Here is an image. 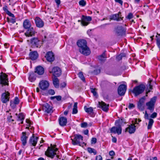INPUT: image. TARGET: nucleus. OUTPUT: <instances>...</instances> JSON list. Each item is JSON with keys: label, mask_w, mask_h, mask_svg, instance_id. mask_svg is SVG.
Returning <instances> with one entry per match:
<instances>
[{"label": "nucleus", "mask_w": 160, "mask_h": 160, "mask_svg": "<svg viewBox=\"0 0 160 160\" xmlns=\"http://www.w3.org/2000/svg\"><path fill=\"white\" fill-rule=\"evenodd\" d=\"M157 99V96H154L151 98L150 100L146 102V104L147 109L149 110L151 112H153L154 110L155 105Z\"/></svg>", "instance_id": "39448f33"}, {"label": "nucleus", "mask_w": 160, "mask_h": 160, "mask_svg": "<svg viewBox=\"0 0 160 160\" xmlns=\"http://www.w3.org/2000/svg\"><path fill=\"white\" fill-rule=\"evenodd\" d=\"M127 89V86L124 84H121L118 87V91L119 95L123 96L124 95Z\"/></svg>", "instance_id": "dca6fc26"}, {"label": "nucleus", "mask_w": 160, "mask_h": 160, "mask_svg": "<svg viewBox=\"0 0 160 160\" xmlns=\"http://www.w3.org/2000/svg\"><path fill=\"white\" fill-rule=\"evenodd\" d=\"M105 72L107 74L114 76H118L121 74L118 70L111 68H106L105 70Z\"/></svg>", "instance_id": "6e6552de"}, {"label": "nucleus", "mask_w": 160, "mask_h": 160, "mask_svg": "<svg viewBox=\"0 0 160 160\" xmlns=\"http://www.w3.org/2000/svg\"><path fill=\"white\" fill-rule=\"evenodd\" d=\"M110 131L111 133H117L118 135H119L122 133V128L120 125L118 127L114 126L111 128Z\"/></svg>", "instance_id": "412c9836"}, {"label": "nucleus", "mask_w": 160, "mask_h": 160, "mask_svg": "<svg viewBox=\"0 0 160 160\" xmlns=\"http://www.w3.org/2000/svg\"><path fill=\"white\" fill-rule=\"evenodd\" d=\"M79 5L82 7H84L86 5V2L84 0H81L79 2Z\"/></svg>", "instance_id": "a19ab883"}, {"label": "nucleus", "mask_w": 160, "mask_h": 160, "mask_svg": "<svg viewBox=\"0 0 160 160\" xmlns=\"http://www.w3.org/2000/svg\"><path fill=\"white\" fill-rule=\"evenodd\" d=\"M36 26L39 28H42L44 26V22L42 19L38 17H36L34 19Z\"/></svg>", "instance_id": "ddd939ff"}, {"label": "nucleus", "mask_w": 160, "mask_h": 160, "mask_svg": "<svg viewBox=\"0 0 160 160\" xmlns=\"http://www.w3.org/2000/svg\"><path fill=\"white\" fill-rule=\"evenodd\" d=\"M3 10L7 13L9 11L8 9V7L7 6H5L3 7Z\"/></svg>", "instance_id": "3c124183"}, {"label": "nucleus", "mask_w": 160, "mask_h": 160, "mask_svg": "<svg viewBox=\"0 0 160 160\" xmlns=\"http://www.w3.org/2000/svg\"><path fill=\"white\" fill-rule=\"evenodd\" d=\"M38 137H35L33 134L32 135L29 140V142L30 144L33 146H35L38 141Z\"/></svg>", "instance_id": "5701e85b"}, {"label": "nucleus", "mask_w": 160, "mask_h": 160, "mask_svg": "<svg viewBox=\"0 0 160 160\" xmlns=\"http://www.w3.org/2000/svg\"><path fill=\"white\" fill-rule=\"evenodd\" d=\"M61 86L62 88H65L66 86V83L65 82H63L61 83Z\"/></svg>", "instance_id": "680f3d73"}, {"label": "nucleus", "mask_w": 160, "mask_h": 160, "mask_svg": "<svg viewBox=\"0 0 160 160\" xmlns=\"http://www.w3.org/2000/svg\"><path fill=\"white\" fill-rule=\"evenodd\" d=\"M42 109L47 113H52L53 112L52 107L47 103L45 102L43 104Z\"/></svg>", "instance_id": "4468645a"}, {"label": "nucleus", "mask_w": 160, "mask_h": 160, "mask_svg": "<svg viewBox=\"0 0 160 160\" xmlns=\"http://www.w3.org/2000/svg\"><path fill=\"white\" fill-rule=\"evenodd\" d=\"M19 100L17 97H15L13 101L10 102V106L12 109L16 108V105L19 104Z\"/></svg>", "instance_id": "4be33fe9"}, {"label": "nucleus", "mask_w": 160, "mask_h": 160, "mask_svg": "<svg viewBox=\"0 0 160 160\" xmlns=\"http://www.w3.org/2000/svg\"><path fill=\"white\" fill-rule=\"evenodd\" d=\"M121 55L120 54L118 56H117L116 57V59L118 61L121 60L122 58V57Z\"/></svg>", "instance_id": "6e6d98bb"}, {"label": "nucleus", "mask_w": 160, "mask_h": 160, "mask_svg": "<svg viewBox=\"0 0 160 160\" xmlns=\"http://www.w3.org/2000/svg\"><path fill=\"white\" fill-rule=\"evenodd\" d=\"M8 75L2 72L1 73L0 75V83L4 85L8 84V81L7 78Z\"/></svg>", "instance_id": "9d476101"}, {"label": "nucleus", "mask_w": 160, "mask_h": 160, "mask_svg": "<svg viewBox=\"0 0 160 160\" xmlns=\"http://www.w3.org/2000/svg\"><path fill=\"white\" fill-rule=\"evenodd\" d=\"M155 37L157 45L160 50V34H157Z\"/></svg>", "instance_id": "72a5a7b5"}, {"label": "nucleus", "mask_w": 160, "mask_h": 160, "mask_svg": "<svg viewBox=\"0 0 160 160\" xmlns=\"http://www.w3.org/2000/svg\"><path fill=\"white\" fill-rule=\"evenodd\" d=\"M112 141L113 142L116 143L117 141V139L116 138L112 136Z\"/></svg>", "instance_id": "052dcab7"}, {"label": "nucleus", "mask_w": 160, "mask_h": 160, "mask_svg": "<svg viewBox=\"0 0 160 160\" xmlns=\"http://www.w3.org/2000/svg\"><path fill=\"white\" fill-rule=\"evenodd\" d=\"M84 110L89 115H91L93 113V110L92 108V107L87 108L86 106H85L84 107Z\"/></svg>", "instance_id": "7c9ffc66"}, {"label": "nucleus", "mask_w": 160, "mask_h": 160, "mask_svg": "<svg viewBox=\"0 0 160 160\" xmlns=\"http://www.w3.org/2000/svg\"><path fill=\"white\" fill-rule=\"evenodd\" d=\"M32 44L37 48H40L42 44V42L37 38H33L31 40Z\"/></svg>", "instance_id": "a211bd4d"}, {"label": "nucleus", "mask_w": 160, "mask_h": 160, "mask_svg": "<svg viewBox=\"0 0 160 160\" xmlns=\"http://www.w3.org/2000/svg\"><path fill=\"white\" fill-rule=\"evenodd\" d=\"M22 135L21 136V140L23 145L24 146L27 143L28 136H26L27 134L26 132H22Z\"/></svg>", "instance_id": "b1692460"}, {"label": "nucleus", "mask_w": 160, "mask_h": 160, "mask_svg": "<svg viewBox=\"0 0 160 160\" xmlns=\"http://www.w3.org/2000/svg\"><path fill=\"white\" fill-rule=\"evenodd\" d=\"M88 129H86L83 131V133L85 135H88Z\"/></svg>", "instance_id": "338daca9"}, {"label": "nucleus", "mask_w": 160, "mask_h": 160, "mask_svg": "<svg viewBox=\"0 0 160 160\" xmlns=\"http://www.w3.org/2000/svg\"><path fill=\"white\" fill-rule=\"evenodd\" d=\"M91 92L93 93V95L96 97H97L98 96V94L96 92L95 89L93 88H91Z\"/></svg>", "instance_id": "37998d69"}, {"label": "nucleus", "mask_w": 160, "mask_h": 160, "mask_svg": "<svg viewBox=\"0 0 160 160\" xmlns=\"http://www.w3.org/2000/svg\"><path fill=\"white\" fill-rule=\"evenodd\" d=\"M53 83L55 88H58L59 86V81L57 77H55L53 79Z\"/></svg>", "instance_id": "2f4dec72"}, {"label": "nucleus", "mask_w": 160, "mask_h": 160, "mask_svg": "<svg viewBox=\"0 0 160 160\" xmlns=\"http://www.w3.org/2000/svg\"><path fill=\"white\" fill-rule=\"evenodd\" d=\"M55 2L58 6H59L61 3L60 0H55Z\"/></svg>", "instance_id": "e2e57ef3"}, {"label": "nucleus", "mask_w": 160, "mask_h": 160, "mask_svg": "<svg viewBox=\"0 0 160 160\" xmlns=\"http://www.w3.org/2000/svg\"><path fill=\"white\" fill-rule=\"evenodd\" d=\"M100 69H96L94 70V73L96 74L100 73Z\"/></svg>", "instance_id": "69168bd1"}, {"label": "nucleus", "mask_w": 160, "mask_h": 160, "mask_svg": "<svg viewBox=\"0 0 160 160\" xmlns=\"http://www.w3.org/2000/svg\"><path fill=\"white\" fill-rule=\"evenodd\" d=\"M146 87L143 84H141L134 87L132 91L134 96L137 97L142 93L145 89Z\"/></svg>", "instance_id": "20e7f679"}, {"label": "nucleus", "mask_w": 160, "mask_h": 160, "mask_svg": "<svg viewBox=\"0 0 160 160\" xmlns=\"http://www.w3.org/2000/svg\"><path fill=\"white\" fill-rule=\"evenodd\" d=\"M152 89V86L151 85L150 83L147 86V88L146 89V91L147 93L149 92Z\"/></svg>", "instance_id": "ea45409f"}, {"label": "nucleus", "mask_w": 160, "mask_h": 160, "mask_svg": "<svg viewBox=\"0 0 160 160\" xmlns=\"http://www.w3.org/2000/svg\"><path fill=\"white\" fill-rule=\"evenodd\" d=\"M150 160H157V158L156 157H152L150 158Z\"/></svg>", "instance_id": "774afa93"}, {"label": "nucleus", "mask_w": 160, "mask_h": 160, "mask_svg": "<svg viewBox=\"0 0 160 160\" xmlns=\"http://www.w3.org/2000/svg\"><path fill=\"white\" fill-rule=\"evenodd\" d=\"M135 107V106L132 103H130L129 104L128 108L129 109L134 108Z\"/></svg>", "instance_id": "8fccbe9b"}, {"label": "nucleus", "mask_w": 160, "mask_h": 160, "mask_svg": "<svg viewBox=\"0 0 160 160\" xmlns=\"http://www.w3.org/2000/svg\"><path fill=\"white\" fill-rule=\"evenodd\" d=\"M106 51H104L102 54L98 56V58L101 62H104L107 58L105 55Z\"/></svg>", "instance_id": "c756f323"}, {"label": "nucleus", "mask_w": 160, "mask_h": 160, "mask_svg": "<svg viewBox=\"0 0 160 160\" xmlns=\"http://www.w3.org/2000/svg\"><path fill=\"white\" fill-rule=\"evenodd\" d=\"M115 30L118 36H122L126 35V29L122 26H118L115 28Z\"/></svg>", "instance_id": "1a4fd4ad"}, {"label": "nucleus", "mask_w": 160, "mask_h": 160, "mask_svg": "<svg viewBox=\"0 0 160 160\" xmlns=\"http://www.w3.org/2000/svg\"><path fill=\"white\" fill-rule=\"evenodd\" d=\"M145 98L143 97L140 98L138 103V109L141 111H143L144 109V102Z\"/></svg>", "instance_id": "6ab92c4d"}, {"label": "nucleus", "mask_w": 160, "mask_h": 160, "mask_svg": "<svg viewBox=\"0 0 160 160\" xmlns=\"http://www.w3.org/2000/svg\"><path fill=\"white\" fill-rule=\"evenodd\" d=\"M77 44L79 47V51L81 54L85 56H88L90 54V50L87 46V42L86 40L79 39L77 41Z\"/></svg>", "instance_id": "f257e3e1"}, {"label": "nucleus", "mask_w": 160, "mask_h": 160, "mask_svg": "<svg viewBox=\"0 0 160 160\" xmlns=\"http://www.w3.org/2000/svg\"><path fill=\"white\" fill-rule=\"evenodd\" d=\"M45 57L47 61L50 62H53L55 59L54 54L51 51L48 52L46 53Z\"/></svg>", "instance_id": "aec40b11"}, {"label": "nucleus", "mask_w": 160, "mask_h": 160, "mask_svg": "<svg viewBox=\"0 0 160 160\" xmlns=\"http://www.w3.org/2000/svg\"><path fill=\"white\" fill-rule=\"evenodd\" d=\"M35 72L39 75H42L44 72V69L42 66H38L35 69Z\"/></svg>", "instance_id": "c85d7f7f"}, {"label": "nucleus", "mask_w": 160, "mask_h": 160, "mask_svg": "<svg viewBox=\"0 0 160 160\" xmlns=\"http://www.w3.org/2000/svg\"><path fill=\"white\" fill-rule=\"evenodd\" d=\"M78 77L81 79L83 82H85V79L83 74V73L82 72H79L78 74Z\"/></svg>", "instance_id": "58836bf2"}, {"label": "nucleus", "mask_w": 160, "mask_h": 160, "mask_svg": "<svg viewBox=\"0 0 160 160\" xmlns=\"http://www.w3.org/2000/svg\"><path fill=\"white\" fill-rule=\"evenodd\" d=\"M57 100L58 101H60L61 100L62 97L60 96H56V98Z\"/></svg>", "instance_id": "13d9d810"}, {"label": "nucleus", "mask_w": 160, "mask_h": 160, "mask_svg": "<svg viewBox=\"0 0 160 160\" xmlns=\"http://www.w3.org/2000/svg\"><path fill=\"white\" fill-rule=\"evenodd\" d=\"M49 71L50 73H52L55 77H59L61 74V70L58 67H54L53 68L50 67Z\"/></svg>", "instance_id": "0eeeda50"}, {"label": "nucleus", "mask_w": 160, "mask_h": 160, "mask_svg": "<svg viewBox=\"0 0 160 160\" xmlns=\"http://www.w3.org/2000/svg\"><path fill=\"white\" fill-rule=\"evenodd\" d=\"M40 88L43 90H47L49 86V82L45 80H42L40 81L39 84Z\"/></svg>", "instance_id": "9b49d317"}, {"label": "nucleus", "mask_w": 160, "mask_h": 160, "mask_svg": "<svg viewBox=\"0 0 160 160\" xmlns=\"http://www.w3.org/2000/svg\"><path fill=\"white\" fill-rule=\"evenodd\" d=\"M97 142V139L95 138H92L91 140V143L92 144H95Z\"/></svg>", "instance_id": "09e8293b"}, {"label": "nucleus", "mask_w": 160, "mask_h": 160, "mask_svg": "<svg viewBox=\"0 0 160 160\" xmlns=\"http://www.w3.org/2000/svg\"><path fill=\"white\" fill-rule=\"evenodd\" d=\"M56 145H52L51 144L50 147H48L47 151L45 152V155L52 159L54 158V156L56 155V152L58 149L56 148Z\"/></svg>", "instance_id": "7ed1b4c3"}, {"label": "nucleus", "mask_w": 160, "mask_h": 160, "mask_svg": "<svg viewBox=\"0 0 160 160\" xmlns=\"http://www.w3.org/2000/svg\"><path fill=\"white\" fill-rule=\"evenodd\" d=\"M73 139L71 138L72 141V143L74 145H78L80 146H83V144L85 145L84 142L81 143V141L83 139V137L80 134H76L74 136Z\"/></svg>", "instance_id": "423d86ee"}, {"label": "nucleus", "mask_w": 160, "mask_h": 160, "mask_svg": "<svg viewBox=\"0 0 160 160\" xmlns=\"http://www.w3.org/2000/svg\"><path fill=\"white\" fill-rule=\"evenodd\" d=\"M109 105L103 102H99L98 105V107L101 108L103 111L107 112L108 110Z\"/></svg>", "instance_id": "f3484780"}, {"label": "nucleus", "mask_w": 160, "mask_h": 160, "mask_svg": "<svg viewBox=\"0 0 160 160\" xmlns=\"http://www.w3.org/2000/svg\"><path fill=\"white\" fill-rule=\"evenodd\" d=\"M48 93L49 95H53L55 93L54 91L52 89H49L48 91Z\"/></svg>", "instance_id": "c03bdc74"}, {"label": "nucleus", "mask_w": 160, "mask_h": 160, "mask_svg": "<svg viewBox=\"0 0 160 160\" xmlns=\"http://www.w3.org/2000/svg\"><path fill=\"white\" fill-rule=\"evenodd\" d=\"M157 115V113L156 112L152 113L150 116V117L152 118H156Z\"/></svg>", "instance_id": "49530a36"}, {"label": "nucleus", "mask_w": 160, "mask_h": 160, "mask_svg": "<svg viewBox=\"0 0 160 160\" xmlns=\"http://www.w3.org/2000/svg\"><path fill=\"white\" fill-rule=\"evenodd\" d=\"M78 103L75 102L73 106V108L72 109V114H75L78 113V111L77 109Z\"/></svg>", "instance_id": "f704fd0d"}, {"label": "nucleus", "mask_w": 160, "mask_h": 160, "mask_svg": "<svg viewBox=\"0 0 160 160\" xmlns=\"http://www.w3.org/2000/svg\"><path fill=\"white\" fill-rule=\"evenodd\" d=\"M10 93L8 92L2 93L1 96V100L3 103H5L9 100Z\"/></svg>", "instance_id": "f8f14e48"}, {"label": "nucleus", "mask_w": 160, "mask_h": 160, "mask_svg": "<svg viewBox=\"0 0 160 160\" xmlns=\"http://www.w3.org/2000/svg\"><path fill=\"white\" fill-rule=\"evenodd\" d=\"M149 121L147 127V128L148 129H150L152 128L154 122V120L152 118H149Z\"/></svg>", "instance_id": "e433bc0d"}, {"label": "nucleus", "mask_w": 160, "mask_h": 160, "mask_svg": "<svg viewBox=\"0 0 160 160\" xmlns=\"http://www.w3.org/2000/svg\"><path fill=\"white\" fill-rule=\"evenodd\" d=\"M115 1L116 2L119 3L121 5H122L123 1L122 0H115Z\"/></svg>", "instance_id": "5fc2aeb1"}, {"label": "nucleus", "mask_w": 160, "mask_h": 160, "mask_svg": "<svg viewBox=\"0 0 160 160\" xmlns=\"http://www.w3.org/2000/svg\"><path fill=\"white\" fill-rule=\"evenodd\" d=\"M28 79L31 82L34 81L36 79V76L35 74L32 72L30 73L29 76L28 77Z\"/></svg>", "instance_id": "473e14b6"}, {"label": "nucleus", "mask_w": 160, "mask_h": 160, "mask_svg": "<svg viewBox=\"0 0 160 160\" xmlns=\"http://www.w3.org/2000/svg\"><path fill=\"white\" fill-rule=\"evenodd\" d=\"M30 58L32 60L36 59L38 57V54L37 51L30 52L29 54Z\"/></svg>", "instance_id": "cd10ccee"}, {"label": "nucleus", "mask_w": 160, "mask_h": 160, "mask_svg": "<svg viewBox=\"0 0 160 160\" xmlns=\"http://www.w3.org/2000/svg\"><path fill=\"white\" fill-rule=\"evenodd\" d=\"M87 150L88 152L90 153H93L94 155L97 154V152L93 148L89 147L87 148Z\"/></svg>", "instance_id": "4c0bfd02"}, {"label": "nucleus", "mask_w": 160, "mask_h": 160, "mask_svg": "<svg viewBox=\"0 0 160 160\" xmlns=\"http://www.w3.org/2000/svg\"><path fill=\"white\" fill-rule=\"evenodd\" d=\"M133 14L132 13L130 12L128 13L127 16L126 17V18L127 19L130 20L133 17Z\"/></svg>", "instance_id": "79ce46f5"}, {"label": "nucleus", "mask_w": 160, "mask_h": 160, "mask_svg": "<svg viewBox=\"0 0 160 160\" xmlns=\"http://www.w3.org/2000/svg\"><path fill=\"white\" fill-rule=\"evenodd\" d=\"M59 122L60 125L61 126H64L66 125L67 120L66 118L62 117L59 119Z\"/></svg>", "instance_id": "bb28decb"}, {"label": "nucleus", "mask_w": 160, "mask_h": 160, "mask_svg": "<svg viewBox=\"0 0 160 160\" xmlns=\"http://www.w3.org/2000/svg\"><path fill=\"white\" fill-rule=\"evenodd\" d=\"M10 22L12 23H14L16 22V18H11L10 20Z\"/></svg>", "instance_id": "4d7b16f0"}, {"label": "nucleus", "mask_w": 160, "mask_h": 160, "mask_svg": "<svg viewBox=\"0 0 160 160\" xmlns=\"http://www.w3.org/2000/svg\"><path fill=\"white\" fill-rule=\"evenodd\" d=\"M110 24V23H105L102 25H101L100 26V27L102 28H104L106 25H109Z\"/></svg>", "instance_id": "0e129e2a"}, {"label": "nucleus", "mask_w": 160, "mask_h": 160, "mask_svg": "<svg viewBox=\"0 0 160 160\" xmlns=\"http://www.w3.org/2000/svg\"><path fill=\"white\" fill-rule=\"evenodd\" d=\"M24 119V118L23 115L22 113L19 114L17 120L18 121H21V124L23 123V120Z\"/></svg>", "instance_id": "c9c22d12"}, {"label": "nucleus", "mask_w": 160, "mask_h": 160, "mask_svg": "<svg viewBox=\"0 0 160 160\" xmlns=\"http://www.w3.org/2000/svg\"><path fill=\"white\" fill-rule=\"evenodd\" d=\"M7 14L10 17H12V18H15L14 15L12 13L9 11L7 13Z\"/></svg>", "instance_id": "603ef678"}, {"label": "nucleus", "mask_w": 160, "mask_h": 160, "mask_svg": "<svg viewBox=\"0 0 160 160\" xmlns=\"http://www.w3.org/2000/svg\"><path fill=\"white\" fill-rule=\"evenodd\" d=\"M31 23L30 21L28 19H25L23 23L24 28L27 29L25 33V35L27 37H31L34 35L35 33L33 28L31 27Z\"/></svg>", "instance_id": "f03ea898"}, {"label": "nucleus", "mask_w": 160, "mask_h": 160, "mask_svg": "<svg viewBox=\"0 0 160 160\" xmlns=\"http://www.w3.org/2000/svg\"><path fill=\"white\" fill-rule=\"evenodd\" d=\"M126 130L130 134L133 133L136 131V126L134 125L131 124L126 128Z\"/></svg>", "instance_id": "a878e982"}, {"label": "nucleus", "mask_w": 160, "mask_h": 160, "mask_svg": "<svg viewBox=\"0 0 160 160\" xmlns=\"http://www.w3.org/2000/svg\"><path fill=\"white\" fill-rule=\"evenodd\" d=\"M144 118L146 119H149L148 118V115L146 111L145 112V113L144 115Z\"/></svg>", "instance_id": "bf43d9fd"}, {"label": "nucleus", "mask_w": 160, "mask_h": 160, "mask_svg": "<svg viewBox=\"0 0 160 160\" xmlns=\"http://www.w3.org/2000/svg\"><path fill=\"white\" fill-rule=\"evenodd\" d=\"M88 126V123L86 122H83L81 124V127L82 128H85Z\"/></svg>", "instance_id": "a18cd8bd"}, {"label": "nucleus", "mask_w": 160, "mask_h": 160, "mask_svg": "<svg viewBox=\"0 0 160 160\" xmlns=\"http://www.w3.org/2000/svg\"><path fill=\"white\" fill-rule=\"evenodd\" d=\"M92 19L90 16L82 15V17L81 24L83 26H87L89 23V22L92 20Z\"/></svg>", "instance_id": "2eb2a0df"}, {"label": "nucleus", "mask_w": 160, "mask_h": 160, "mask_svg": "<svg viewBox=\"0 0 160 160\" xmlns=\"http://www.w3.org/2000/svg\"><path fill=\"white\" fill-rule=\"evenodd\" d=\"M109 155L110 156H113L115 155V153L112 150L109 152Z\"/></svg>", "instance_id": "864d4df0"}, {"label": "nucleus", "mask_w": 160, "mask_h": 160, "mask_svg": "<svg viewBox=\"0 0 160 160\" xmlns=\"http://www.w3.org/2000/svg\"><path fill=\"white\" fill-rule=\"evenodd\" d=\"M95 160H102V158L101 155L97 156L96 157Z\"/></svg>", "instance_id": "de8ad7c7"}, {"label": "nucleus", "mask_w": 160, "mask_h": 160, "mask_svg": "<svg viewBox=\"0 0 160 160\" xmlns=\"http://www.w3.org/2000/svg\"><path fill=\"white\" fill-rule=\"evenodd\" d=\"M121 14V12H119L117 13L112 14L110 16L109 19L110 20H113L118 22L119 21V16Z\"/></svg>", "instance_id": "393cba45"}]
</instances>
